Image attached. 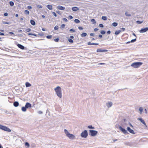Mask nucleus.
I'll list each match as a JSON object with an SVG mask.
<instances>
[{
  "instance_id": "obj_29",
  "label": "nucleus",
  "mask_w": 148,
  "mask_h": 148,
  "mask_svg": "<svg viewBox=\"0 0 148 148\" xmlns=\"http://www.w3.org/2000/svg\"><path fill=\"white\" fill-rule=\"evenodd\" d=\"M14 3L12 1H10V5L11 6H13L14 5Z\"/></svg>"
},
{
  "instance_id": "obj_48",
  "label": "nucleus",
  "mask_w": 148,
  "mask_h": 148,
  "mask_svg": "<svg viewBox=\"0 0 148 148\" xmlns=\"http://www.w3.org/2000/svg\"><path fill=\"white\" fill-rule=\"evenodd\" d=\"M37 7L38 8H42V6L40 5H37Z\"/></svg>"
},
{
  "instance_id": "obj_59",
  "label": "nucleus",
  "mask_w": 148,
  "mask_h": 148,
  "mask_svg": "<svg viewBox=\"0 0 148 148\" xmlns=\"http://www.w3.org/2000/svg\"><path fill=\"white\" fill-rule=\"evenodd\" d=\"M121 29H122V30L123 31H124L125 30V28H123V27H122V28H121Z\"/></svg>"
},
{
  "instance_id": "obj_20",
  "label": "nucleus",
  "mask_w": 148,
  "mask_h": 148,
  "mask_svg": "<svg viewBox=\"0 0 148 148\" xmlns=\"http://www.w3.org/2000/svg\"><path fill=\"white\" fill-rule=\"evenodd\" d=\"M30 23L32 25H35V22L32 20H31L30 21Z\"/></svg>"
},
{
  "instance_id": "obj_42",
  "label": "nucleus",
  "mask_w": 148,
  "mask_h": 148,
  "mask_svg": "<svg viewBox=\"0 0 148 148\" xmlns=\"http://www.w3.org/2000/svg\"><path fill=\"white\" fill-rule=\"evenodd\" d=\"M31 30V29L30 28H27V29L25 31L27 32H30Z\"/></svg>"
},
{
  "instance_id": "obj_54",
  "label": "nucleus",
  "mask_w": 148,
  "mask_h": 148,
  "mask_svg": "<svg viewBox=\"0 0 148 148\" xmlns=\"http://www.w3.org/2000/svg\"><path fill=\"white\" fill-rule=\"evenodd\" d=\"M111 33V32L110 30H108L107 32V33L108 34H110Z\"/></svg>"
},
{
  "instance_id": "obj_40",
  "label": "nucleus",
  "mask_w": 148,
  "mask_h": 148,
  "mask_svg": "<svg viewBox=\"0 0 148 148\" xmlns=\"http://www.w3.org/2000/svg\"><path fill=\"white\" fill-rule=\"evenodd\" d=\"M65 27V25L64 24H62L61 25L60 28L62 29H63Z\"/></svg>"
},
{
  "instance_id": "obj_23",
  "label": "nucleus",
  "mask_w": 148,
  "mask_h": 148,
  "mask_svg": "<svg viewBox=\"0 0 148 148\" xmlns=\"http://www.w3.org/2000/svg\"><path fill=\"white\" fill-rule=\"evenodd\" d=\"M121 32V30L116 31H115L114 34L115 35H118Z\"/></svg>"
},
{
  "instance_id": "obj_2",
  "label": "nucleus",
  "mask_w": 148,
  "mask_h": 148,
  "mask_svg": "<svg viewBox=\"0 0 148 148\" xmlns=\"http://www.w3.org/2000/svg\"><path fill=\"white\" fill-rule=\"evenodd\" d=\"M64 132L66 136L71 139H74L75 136L72 134H70L69 132L66 129L64 130Z\"/></svg>"
},
{
  "instance_id": "obj_10",
  "label": "nucleus",
  "mask_w": 148,
  "mask_h": 148,
  "mask_svg": "<svg viewBox=\"0 0 148 148\" xmlns=\"http://www.w3.org/2000/svg\"><path fill=\"white\" fill-rule=\"evenodd\" d=\"M127 130L131 133L134 134L135 132L134 131L131 129L129 127H127Z\"/></svg>"
},
{
  "instance_id": "obj_3",
  "label": "nucleus",
  "mask_w": 148,
  "mask_h": 148,
  "mask_svg": "<svg viewBox=\"0 0 148 148\" xmlns=\"http://www.w3.org/2000/svg\"><path fill=\"white\" fill-rule=\"evenodd\" d=\"M143 64V63L140 62H135L132 63L131 66L134 68H137Z\"/></svg>"
},
{
  "instance_id": "obj_30",
  "label": "nucleus",
  "mask_w": 148,
  "mask_h": 148,
  "mask_svg": "<svg viewBox=\"0 0 148 148\" xmlns=\"http://www.w3.org/2000/svg\"><path fill=\"white\" fill-rule=\"evenodd\" d=\"M74 22L76 23H78L80 22V21L77 19H76L74 20Z\"/></svg>"
},
{
  "instance_id": "obj_18",
  "label": "nucleus",
  "mask_w": 148,
  "mask_h": 148,
  "mask_svg": "<svg viewBox=\"0 0 148 148\" xmlns=\"http://www.w3.org/2000/svg\"><path fill=\"white\" fill-rule=\"evenodd\" d=\"M19 103L18 101H15L13 103L14 106L15 107H17L19 105Z\"/></svg>"
},
{
  "instance_id": "obj_57",
  "label": "nucleus",
  "mask_w": 148,
  "mask_h": 148,
  "mask_svg": "<svg viewBox=\"0 0 148 148\" xmlns=\"http://www.w3.org/2000/svg\"><path fill=\"white\" fill-rule=\"evenodd\" d=\"M27 8L29 9H31L32 8V7L30 6H27Z\"/></svg>"
},
{
  "instance_id": "obj_62",
  "label": "nucleus",
  "mask_w": 148,
  "mask_h": 148,
  "mask_svg": "<svg viewBox=\"0 0 148 148\" xmlns=\"http://www.w3.org/2000/svg\"><path fill=\"white\" fill-rule=\"evenodd\" d=\"M70 38L71 39H73L74 38V37L73 36H70Z\"/></svg>"
},
{
  "instance_id": "obj_14",
  "label": "nucleus",
  "mask_w": 148,
  "mask_h": 148,
  "mask_svg": "<svg viewBox=\"0 0 148 148\" xmlns=\"http://www.w3.org/2000/svg\"><path fill=\"white\" fill-rule=\"evenodd\" d=\"M25 106V107L27 109V108H31L32 107V105H31V104L30 103L27 102L26 103V104Z\"/></svg>"
},
{
  "instance_id": "obj_49",
  "label": "nucleus",
  "mask_w": 148,
  "mask_h": 148,
  "mask_svg": "<svg viewBox=\"0 0 148 148\" xmlns=\"http://www.w3.org/2000/svg\"><path fill=\"white\" fill-rule=\"evenodd\" d=\"M136 22L137 23L140 24L141 23H142V22L138 21H136Z\"/></svg>"
},
{
  "instance_id": "obj_41",
  "label": "nucleus",
  "mask_w": 148,
  "mask_h": 148,
  "mask_svg": "<svg viewBox=\"0 0 148 148\" xmlns=\"http://www.w3.org/2000/svg\"><path fill=\"white\" fill-rule=\"evenodd\" d=\"M25 145L27 146L28 147L29 146V144L28 142H26L25 143Z\"/></svg>"
},
{
  "instance_id": "obj_7",
  "label": "nucleus",
  "mask_w": 148,
  "mask_h": 148,
  "mask_svg": "<svg viewBox=\"0 0 148 148\" xmlns=\"http://www.w3.org/2000/svg\"><path fill=\"white\" fill-rule=\"evenodd\" d=\"M148 30V27H146L145 28H141L139 32L140 33H145L147 32Z\"/></svg>"
},
{
  "instance_id": "obj_37",
  "label": "nucleus",
  "mask_w": 148,
  "mask_h": 148,
  "mask_svg": "<svg viewBox=\"0 0 148 148\" xmlns=\"http://www.w3.org/2000/svg\"><path fill=\"white\" fill-rule=\"evenodd\" d=\"M46 38L48 39H50L52 38V36L51 35L47 36H46Z\"/></svg>"
},
{
  "instance_id": "obj_4",
  "label": "nucleus",
  "mask_w": 148,
  "mask_h": 148,
  "mask_svg": "<svg viewBox=\"0 0 148 148\" xmlns=\"http://www.w3.org/2000/svg\"><path fill=\"white\" fill-rule=\"evenodd\" d=\"M98 132L96 130H90L89 132V135L92 136H95L97 134Z\"/></svg>"
},
{
  "instance_id": "obj_51",
  "label": "nucleus",
  "mask_w": 148,
  "mask_h": 148,
  "mask_svg": "<svg viewBox=\"0 0 148 148\" xmlns=\"http://www.w3.org/2000/svg\"><path fill=\"white\" fill-rule=\"evenodd\" d=\"M78 29L80 30H82L83 29V28L82 27H79Z\"/></svg>"
},
{
  "instance_id": "obj_8",
  "label": "nucleus",
  "mask_w": 148,
  "mask_h": 148,
  "mask_svg": "<svg viewBox=\"0 0 148 148\" xmlns=\"http://www.w3.org/2000/svg\"><path fill=\"white\" fill-rule=\"evenodd\" d=\"M108 50L106 49H97V52H107L108 51Z\"/></svg>"
},
{
  "instance_id": "obj_35",
  "label": "nucleus",
  "mask_w": 148,
  "mask_h": 148,
  "mask_svg": "<svg viewBox=\"0 0 148 148\" xmlns=\"http://www.w3.org/2000/svg\"><path fill=\"white\" fill-rule=\"evenodd\" d=\"M139 110L140 112V114H141L143 111V108L142 107H140L139 108Z\"/></svg>"
},
{
  "instance_id": "obj_28",
  "label": "nucleus",
  "mask_w": 148,
  "mask_h": 148,
  "mask_svg": "<svg viewBox=\"0 0 148 148\" xmlns=\"http://www.w3.org/2000/svg\"><path fill=\"white\" fill-rule=\"evenodd\" d=\"M112 25L114 27L118 25V23L116 22H114L112 23Z\"/></svg>"
},
{
  "instance_id": "obj_63",
  "label": "nucleus",
  "mask_w": 148,
  "mask_h": 148,
  "mask_svg": "<svg viewBox=\"0 0 148 148\" xmlns=\"http://www.w3.org/2000/svg\"><path fill=\"white\" fill-rule=\"evenodd\" d=\"M99 38H101L102 37V36L101 35H99Z\"/></svg>"
},
{
  "instance_id": "obj_26",
  "label": "nucleus",
  "mask_w": 148,
  "mask_h": 148,
  "mask_svg": "<svg viewBox=\"0 0 148 148\" xmlns=\"http://www.w3.org/2000/svg\"><path fill=\"white\" fill-rule=\"evenodd\" d=\"M91 21L93 24H95L96 23V21L94 19H92L91 20Z\"/></svg>"
},
{
  "instance_id": "obj_53",
  "label": "nucleus",
  "mask_w": 148,
  "mask_h": 148,
  "mask_svg": "<svg viewBox=\"0 0 148 148\" xmlns=\"http://www.w3.org/2000/svg\"><path fill=\"white\" fill-rule=\"evenodd\" d=\"M8 15V13L7 12L5 13L4 14V16H7Z\"/></svg>"
},
{
  "instance_id": "obj_1",
  "label": "nucleus",
  "mask_w": 148,
  "mask_h": 148,
  "mask_svg": "<svg viewBox=\"0 0 148 148\" xmlns=\"http://www.w3.org/2000/svg\"><path fill=\"white\" fill-rule=\"evenodd\" d=\"M56 94L60 98L62 97V90L61 88L59 86H57L54 88Z\"/></svg>"
},
{
  "instance_id": "obj_58",
  "label": "nucleus",
  "mask_w": 148,
  "mask_h": 148,
  "mask_svg": "<svg viewBox=\"0 0 148 148\" xmlns=\"http://www.w3.org/2000/svg\"><path fill=\"white\" fill-rule=\"evenodd\" d=\"M0 35H2V36H4V34L3 33H2L0 32Z\"/></svg>"
},
{
  "instance_id": "obj_64",
  "label": "nucleus",
  "mask_w": 148,
  "mask_h": 148,
  "mask_svg": "<svg viewBox=\"0 0 148 148\" xmlns=\"http://www.w3.org/2000/svg\"><path fill=\"white\" fill-rule=\"evenodd\" d=\"M129 124H130V126L131 127H132V128L133 127V126L131 124V123H130Z\"/></svg>"
},
{
  "instance_id": "obj_31",
  "label": "nucleus",
  "mask_w": 148,
  "mask_h": 148,
  "mask_svg": "<svg viewBox=\"0 0 148 148\" xmlns=\"http://www.w3.org/2000/svg\"><path fill=\"white\" fill-rule=\"evenodd\" d=\"M88 127L89 129H95V127H92L91 125L88 126Z\"/></svg>"
},
{
  "instance_id": "obj_25",
  "label": "nucleus",
  "mask_w": 148,
  "mask_h": 148,
  "mask_svg": "<svg viewBox=\"0 0 148 148\" xmlns=\"http://www.w3.org/2000/svg\"><path fill=\"white\" fill-rule=\"evenodd\" d=\"M24 13L26 15H28L29 14V11L27 10H25L24 11Z\"/></svg>"
},
{
  "instance_id": "obj_24",
  "label": "nucleus",
  "mask_w": 148,
  "mask_h": 148,
  "mask_svg": "<svg viewBox=\"0 0 148 148\" xmlns=\"http://www.w3.org/2000/svg\"><path fill=\"white\" fill-rule=\"evenodd\" d=\"M87 34L86 33H82L81 35V36L82 37H84L86 36Z\"/></svg>"
},
{
  "instance_id": "obj_6",
  "label": "nucleus",
  "mask_w": 148,
  "mask_h": 148,
  "mask_svg": "<svg viewBox=\"0 0 148 148\" xmlns=\"http://www.w3.org/2000/svg\"><path fill=\"white\" fill-rule=\"evenodd\" d=\"M81 136L83 138H86L88 135V132L86 130H85L81 134Z\"/></svg>"
},
{
  "instance_id": "obj_27",
  "label": "nucleus",
  "mask_w": 148,
  "mask_h": 148,
  "mask_svg": "<svg viewBox=\"0 0 148 148\" xmlns=\"http://www.w3.org/2000/svg\"><path fill=\"white\" fill-rule=\"evenodd\" d=\"M101 18L104 21H106L107 20V18L106 16H102L101 17Z\"/></svg>"
},
{
  "instance_id": "obj_22",
  "label": "nucleus",
  "mask_w": 148,
  "mask_h": 148,
  "mask_svg": "<svg viewBox=\"0 0 148 148\" xmlns=\"http://www.w3.org/2000/svg\"><path fill=\"white\" fill-rule=\"evenodd\" d=\"M27 108L25 107H22L21 108V110L23 112H25L26 111Z\"/></svg>"
},
{
  "instance_id": "obj_21",
  "label": "nucleus",
  "mask_w": 148,
  "mask_h": 148,
  "mask_svg": "<svg viewBox=\"0 0 148 148\" xmlns=\"http://www.w3.org/2000/svg\"><path fill=\"white\" fill-rule=\"evenodd\" d=\"M25 86L27 87H30L31 86V85L28 82H26L25 83Z\"/></svg>"
},
{
  "instance_id": "obj_15",
  "label": "nucleus",
  "mask_w": 148,
  "mask_h": 148,
  "mask_svg": "<svg viewBox=\"0 0 148 148\" xmlns=\"http://www.w3.org/2000/svg\"><path fill=\"white\" fill-rule=\"evenodd\" d=\"M88 45H99V44L98 43H91L90 42H88Z\"/></svg>"
},
{
  "instance_id": "obj_46",
  "label": "nucleus",
  "mask_w": 148,
  "mask_h": 148,
  "mask_svg": "<svg viewBox=\"0 0 148 148\" xmlns=\"http://www.w3.org/2000/svg\"><path fill=\"white\" fill-rule=\"evenodd\" d=\"M3 23L4 24H10L11 23L9 22H3Z\"/></svg>"
},
{
  "instance_id": "obj_60",
  "label": "nucleus",
  "mask_w": 148,
  "mask_h": 148,
  "mask_svg": "<svg viewBox=\"0 0 148 148\" xmlns=\"http://www.w3.org/2000/svg\"><path fill=\"white\" fill-rule=\"evenodd\" d=\"M94 35V34L93 33H91L90 34V35L91 36H93Z\"/></svg>"
},
{
  "instance_id": "obj_11",
  "label": "nucleus",
  "mask_w": 148,
  "mask_h": 148,
  "mask_svg": "<svg viewBox=\"0 0 148 148\" xmlns=\"http://www.w3.org/2000/svg\"><path fill=\"white\" fill-rule=\"evenodd\" d=\"M138 119L142 123H143L145 126L147 127V125H146V123H145V121L143 120L141 118H138Z\"/></svg>"
},
{
  "instance_id": "obj_34",
  "label": "nucleus",
  "mask_w": 148,
  "mask_h": 148,
  "mask_svg": "<svg viewBox=\"0 0 148 148\" xmlns=\"http://www.w3.org/2000/svg\"><path fill=\"white\" fill-rule=\"evenodd\" d=\"M28 35H32V36H37V35L35 34H32V33H29L28 34Z\"/></svg>"
},
{
  "instance_id": "obj_36",
  "label": "nucleus",
  "mask_w": 148,
  "mask_h": 148,
  "mask_svg": "<svg viewBox=\"0 0 148 148\" xmlns=\"http://www.w3.org/2000/svg\"><path fill=\"white\" fill-rule=\"evenodd\" d=\"M125 15L127 16H131V14H129L126 12H125Z\"/></svg>"
},
{
  "instance_id": "obj_12",
  "label": "nucleus",
  "mask_w": 148,
  "mask_h": 148,
  "mask_svg": "<svg viewBox=\"0 0 148 148\" xmlns=\"http://www.w3.org/2000/svg\"><path fill=\"white\" fill-rule=\"evenodd\" d=\"M57 8L58 9L61 10H64L65 9L64 7L60 5L58 6Z\"/></svg>"
},
{
  "instance_id": "obj_52",
  "label": "nucleus",
  "mask_w": 148,
  "mask_h": 148,
  "mask_svg": "<svg viewBox=\"0 0 148 148\" xmlns=\"http://www.w3.org/2000/svg\"><path fill=\"white\" fill-rule=\"evenodd\" d=\"M63 20L65 22L67 21V19L65 18H63Z\"/></svg>"
},
{
  "instance_id": "obj_44",
  "label": "nucleus",
  "mask_w": 148,
  "mask_h": 148,
  "mask_svg": "<svg viewBox=\"0 0 148 148\" xmlns=\"http://www.w3.org/2000/svg\"><path fill=\"white\" fill-rule=\"evenodd\" d=\"M99 27H101L102 28V27H103V25L102 24H99Z\"/></svg>"
},
{
  "instance_id": "obj_50",
  "label": "nucleus",
  "mask_w": 148,
  "mask_h": 148,
  "mask_svg": "<svg viewBox=\"0 0 148 148\" xmlns=\"http://www.w3.org/2000/svg\"><path fill=\"white\" fill-rule=\"evenodd\" d=\"M69 18L70 19H71L73 18V17L72 16L70 15L69 16Z\"/></svg>"
},
{
  "instance_id": "obj_13",
  "label": "nucleus",
  "mask_w": 148,
  "mask_h": 148,
  "mask_svg": "<svg viewBox=\"0 0 148 148\" xmlns=\"http://www.w3.org/2000/svg\"><path fill=\"white\" fill-rule=\"evenodd\" d=\"M112 105V103L111 102H108L106 103V106L108 108L111 107Z\"/></svg>"
},
{
  "instance_id": "obj_43",
  "label": "nucleus",
  "mask_w": 148,
  "mask_h": 148,
  "mask_svg": "<svg viewBox=\"0 0 148 148\" xmlns=\"http://www.w3.org/2000/svg\"><path fill=\"white\" fill-rule=\"evenodd\" d=\"M136 38H135L134 39H133L131 40V42H134L135 41H136Z\"/></svg>"
},
{
  "instance_id": "obj_17",
  "label": "nucleus",
  "mask_w": 148,
  "mask_h": 148,
  "mask_svg": "<svg viewBox=\"0 0 148 148\" xmlns=\"http://www.w3.org/2000/svg\"><path fill=\"white\" fill-rule=\"evenodd\" d=\"M72 9L74 11H76L79 10V8L77 7H72Z\"/></svg>"
},
{
  "instance_id": "obj_9",
  "label": "nucleus",
  "mask_w": 148,
  "mask_h": 148,
  "mask_svg": "<svg viewBox=\"0 0 148 148\" xmlns=\"http://www.w3.org/2000/svg\"><path fill=\"white\" fill-rule=\"evenodd\" d=\"M119 129L124 134H125L127 133V132L126 130L123 128L119 126Z\"/></svg>"
},
{
  "instance_id": "obj_61",
  "label": "nucleus",
  "mask_w": 148,
  "mask_h": 148,
  "mask_svg": "<svg viewBox=\"0 0 148 148\" xmlns=\"http://www.w3.org/2000/svg\"><path fill=\"white\" fill-rule=\"evenodd\" d=\"M9 33L10 34H11V35L12 34H14V33L12 32H9Z\"/></svg>"
},
{
  "instance_id": "obj_39",
  "label": "nucleus",
  "mask_w": 148,
  "mask_h": 148,
  "mask_svg": "<svg viewBox=\"0 0 148 148\" xmlns=\"http://www.w3.org/2000/svg\"><path fill=\"white\" fill-rule=\"evenodd\" d=\"M59 39L58 38H55L54 39V41L56 42H58L59 41Z\"/></svg>"
},
{
  "instance_id": "obj_55",
  "label": "nucleus",
  "mask_w": 148,
  "mask_h": 148,
  "mask_svg": "<svg viewBox=\"0 0 148 148\" xmlns=\"http://www.w3.org/2000/svg\"><path fill=\"white\" fill-rule=\"evenodd\" d=\"M38 112L39 114H42V112L41 111H39Z\"/></svg>"
},
{
  "instance_id": "obj_33",
  "label": "nucleus",
  "mask_w": 148,
  "mask_h": 148,
  "mask_svg": "<svg viewBox=\"0 0 148 148\" xmlns=\"http://www.w3.org/2000/svg\"><path fill=\"white\" fill-rule=\"evenodd\" d=\"M69 41L71 43H73V40L71 39L70 38H68V39Z\"/></svg>"
},
{
  "instance_id": "obj_47",
  "label": "nucleus",
  "mask_w": 148,
  "mask_h": 148,
  "mask_svg": "<svg viewBox=\"0 0 148 148\" xmlns=\"http://www.w3.org/2000/svg\"><path fill=\"white\" fill-rule=\"evenodd\" d=\"M52 14L55 16V17L57 16V14L55 12H52Z\"/></svg>"
},
{
  "instance_id": "obj_16",
  "label": "nucleus",
  "mask_w": 148,
  "mask_h": 148,
  "mask_svg": "<svg viewBox=\"0 0 148 148\" xmlns=\"http://www.w3.org/2000/svg\"><path fill=\"white\" fill-rule=\"evenodd\" d=\"M17 46L19 48L22 49H24L25 48V47L23 46L20 44H18Z\"/></svg>"
},
{
  "instance_id": "obj_32",
  "label": "nucleus",
  "mask_w": 148,
  "mask_h": 148,
  "mask_svg": "<svg viewBox=\"0 0 148 148\" xmlns=\"http://www.w3.org/2000/svg\"><path fill=\"white\" fill-rule=\"evenodd\" d=\"M100 33L101 34L103 35L106 33V32L104 30H102L101 31Z\"/></svg>"
},
{
  "instance_id": "obj_19",
  "label": "nucleus",
  "mask_w": 148,
  "mask_h": 148,
  "mask_svg": "<svg viewBox=\"0 0 148 148\" xmlns=\"http://www.w3.org/2000/svg\"><path fill=\"white\" fill-rule=\"evenodd\" d=\"M46 7L47 8L50 10H51L52 9V6L51 5H48L46 6Z\"/></svg>"
},
{
  "instance_id": "obj_56",
  "label": "nucleus",
  "mask_w": 148,
  "mask_h": 148,
  "mask_svg": "<svg viewBox=\"0 0 148 148\" xmlns=\"http://www.w3.org/2000/svg\"><path fill=\"white\" fill-rule=\"evenodd\" d=\"M98 28H95L94 29V31L95 32H97L98 30Z\"/></svg>"
},
{
  "instance_id": "obj_5",
  "label": "nucleus",
  "mask_w": 148,
  "mask_h": 148,
  "mask_svg": "<svg viewBox=\"0 0 148 148\" xmlns=\"http://www.w3.org/2000/svg\"><path fill=\"white\" fill-rule=\"evenodd\" d=\"M0 129L7 132H11V130L10 129L6 126H3L1 125H0Z\"/></svg>"
},
{
  "instance_id": "obj_38",
  "label": "nucleus",
  "mask_w": 148,
  "mask_h": 148,
  "mask_svg": "<svg viewBox=\"0 0 148 148\" xmlns=\"http://www.w3.org/2000/svg\"><path fill=\"white\" fill-rule=\"evenodd\" d=\"M59 27L57 26H56L54 27V29L55 30H57L58 29Z\"/></svg>"
},
{
  "instance_id": "obj_45",
  "label": "nucleus",
  "mask_w": 148,
  "mask_h": 148,
  "mask_svg": "<svg viewBox=\"0 0 148 148\" xmlns=\"http://www.w3.org/2000/svg\"><path fill=\"white\" fill-rule=\"evenodd\" d=\"M69 30L70 31H72V32H75V30L73 29H70Z\"/></svg>"
}]
</instances>
